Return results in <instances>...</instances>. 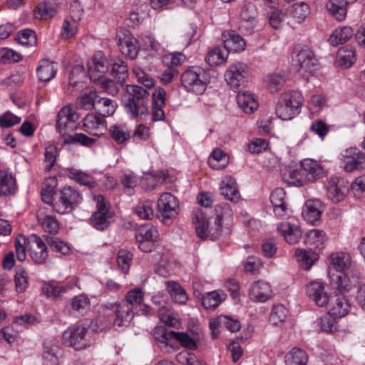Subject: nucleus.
Segmentation results:
<instances>
[{
	"label": "nucleus",
	"mask_w": 365,
	"mask_h": 365,
	"mask_svg": "<svg viewBox=\"0 0 365 365\" xmlns=\"http://www.w3.org/2000/svg\"><path fill=\"white\" fill-rule=\"evenodd\" d=\"M68 176L78 184L86 185L89 187H93L95 184V182L91 175L77 169H68Z\"/></svg>",
	"instance_id": "obj_49"
},
{
	"label": "nucleus",
	"mask_w": 365,
	"mask_h": 365,
	"mask_svg": "<svg viewBox=\"0 0 365 365\" xmlns=\"http://www.w3.org/2000/svg\"><path fill=\"white\" fill-rule=\"evenodd\" d=\"M277 230L289 244L298 242L302 235V232L298 226L289 222L281 223Z\"/></svg>",
	"instance_id": "obj_33"
},
{
	"label": "nucleus",
	"mask_w": 365,
	"mask_h": 365,
	"mask_svg": "<svg viewBox=\"0 0 365 365\" xmlns=\"http://www.w3.org/2000/svg\"><path fill=\"white\" fill-rule=\"evenodd\" d=\"M139 41L130 34H125L124 38L120 37L118 46L121 53L130 58L134 59L138 56Z\"/></svg>",
	"instance_id": "obj_31"
},
{
	"label": "nucleus",
	"mask_w": 365,
	"mask_h": 365,
	"mask_svg": "<svg viewBox=\"0 0 365 365\" xmlns=\"http://www.w3.org/2000/svg\"><path fill=\"white\" fill-rule=\"evenodd\" d=\"M117 106L116 102L108 98H100L95 103V109L103 117L112 115Z\"/></svg>",
	"instance_id": "obj_42"
},
{
	"label": "nucleus",
	"mask_w": 365,
	"mask_h": 365,
	"mask_svg": "<svg viewBox=\"0 0 365 365\" xmlns=\"http://www.w3.org/2000/svg\"><path fill=\"white\" fill-rule=\"evenodd\" d=\"M263 81L266 88L271 93H277L283 87L286 79L284 76L278 73H272L265 75Z\"/></svg>",
	"instance_id": "obj_35"
},
{
	"label": "nucleus",
	"mask_w": 365,
	"mask_h": 365,
	"mask_svg": "<svg viewBox=\"0 0 365 365\" xmlns=\"http://www.w3.org/2000/svg\"><path fill=\"white\" fill-rule=\"evenodd\" d=\"M286 194L282 188L275 189L271 194L270 202L273 206L276 215L283 217L287 213V204L285 202Z\"/></svg>",
	"instance_id": "obj_32"
},
{
	"label": "nucleus",
	"mask_w": 365,
	"mask_h": 365,
	"mask_svg": "<svg viewBox=\"0 0 365 365\" xmlns=\"http://www.w3.org/2000/svg\"><path fill=\"white\" fill-rule=\"evenodd\" d=\"M162 337L163 341L166 344H168L170 339H175L184 347L190 349H195L197 348L195 341L185 332L165 330L162 333Z\"/></svg>",
	"instance_id": "obj_29"
},
{
	"label": "nucleus",
	"mask_w": 365,
	"mask_h": 365,
	"mask_svg": "<svg viewBox=\"0 0 365 365\" xmlns=\"http://www.w3.org/2000/svg\"><path fill=\"white\" fill-rule=\"evenodd\" d=\"M224 48L230 52H240L245 49L246 43L243 38L234 31H226L222 34Z\"/></svg>",
	"instance_id": "obj_24"
},
{
	"label": "nucleus",
	"mask_w": 365,
	"mask_h": 365,
	"mask_svg": "<svg viewBox=\"0 0 365 365\" xmlns=\"http://www.w3.org/2000/svg\"><path fill=\"white\" fill-rule=\"evenodd\" d=\"M355 1L356 0H329L327 8L336 21H342L346 17L347 5Z\"/></svg>",
	"instance_id": "obj_27"
},
{
	"label": "nucleus",
	"mask_w": 365,
	"mask_h": 365,
	"mask_svg": "<svg viewBox=\"0 0 365 365\" xmlns=\"http://www.w3.org/2000/svg\"><path fill=\"white\" fill-rule=\"evenodd\" d=\"M96 141L95 139L91 138L83 133H76L75 135H69L68 136L64 137L63 140V144H73V143H80L82 145H91Z\"/></svg>",
	"instance_id": "obj_62"
},
{
	"label": "nucleus",
	"mask_w": 365,
	"mask_h": 365,
	"mask_svg": "<svg viewBox=\"0 0 365 365\" xmlns=\"http://www.w3.org/2000/svg\"><path fill=\"white\" fill-rule=\"evenodd\" d=\"M56 199L53 209L58 213L64 215L71 212L81 202V193L72 187H65L56 194Z\"/></svg>",
	"instance_id": "obj_7"
},
{
	"label": "nucleus",
	"mask_w": 365,
	"mask_h": 365,
	"mask_svg": "<svg viewBox=\"0 0 365 365\" xmlns=\"http://www.w3.org/2000/svg\"><path fill=\"white\" fill-rule=\"evenodd\" d=\"M79 114L71 106H66L61 108L56 117V130L64 137L76 130L78 127Z\"/></svg>",
	"instance_id": "obj_8"
},
{
	"label": "nucleus",
	"mask_w": 365,
	"mask_h": 365,
	"mask_svg": "<svg viewBox=\"0 0 365 365\" xmlns=\"http://www.w3.org/2000/svg\"><path fill=\"white\" fill-rule=\"evenodd\" d=\"M165 91L163 88H157L152 94L151 115L153 121L165 119V115L163 108L165 106Z\"/></svg>",
	"instance_id": "obj_19"
},
{
	"label": "nucleus",
	"mask_w": 365,
	"mask_h": 365,
	"mask_svg": "<svg viewBox=\"0 0 365 365\" xmlns=\"http://www.w3.org/2000/svg\"><path fill=\"white\" fill-rule=\"evenodd\" d=\"M339 182L338 177L331 176L327 179L325 184L329 198L335 203L344 200L346 197V192L348 190L346 187H339Z\"/></svg>",
	"instance_id": "obj_28"
},
{
	"label": "nucleus",
	"mask_w": 365,
	"mask_h": 365,
	"mask_svg": "<svg viewBox=\"0 0 365 365\" xmlns=\"http://www.w3.org/2000/svg\"><path fill=\"white\" fill-rule=\"evenodd\" d=\"M293 65L299 75L308 80L317 69V60L313 52L307 47L295 49Z\"/></svg>",
	"instance_id": "obj_5"
},
{
	"label": "nucleus",
	"mask_w": 365,
	"mask_h": 365,
	"mask_svg": "<svg viewBox=\"0 0 365 365\" xmlns=\"http://www.w3.org/2000/svg\"><path fill=\"white\" fill-rule=\"evenodd\" d=\"M56 14V8L47 3L38 4L34 10L35 17L38 19H48L53 17Z\"/></svg>",
	"instance_id": "obj_54"
},
{
	"label": "nucleus",
	"mask_w": 365,
	"mask_h": 365,
	"mask_svg": "<svg viewBox=\"0 0 365 365\" xmlns=\"http://www.w3.org/2000/svg\"><path fill=\"white\" fill-rule=\"evenodd\" d=\"M28 237L19 235L15 239L16 257L19 261L24 262L26 258V249L28 250Z\"/></svg>",
	"instance_id": "obj_57"
},
{
	"label": "nucleus",
	"mask_w": 365,
	"mask_h": 365,
	"mask_svg": "<svg viewBox=\"0 0 365 365\" xmlns=\"http://www.w3.org/2000/svg\"><path fill=\"white\" fill-rule=\"evenodd\" d=\"M16 187V180L11 174L0 170V196L12 193Z\"/></svg>",
	"instance_id": "obj_47"
},
{
	"label": "nucleus",
	"mask_w": 365,
	"mask_h": 365,
	"mask_svg": "<svg viewBox=\"0 0 365 365\" xmlns=\"http://www.w3.org/2000/svg\"><path fill=\"white\" fill-rule=\"evenodd\" d=\"M340 160L346 173L365 170V154L356 148H349L344 150Z\"/></svg>",
	"instance_id": "obj_9"
},
{
	"label": "nucleus",
	"mask_w": 365,
	"mask_h": 365,
	"mask_svg": "<svg viewBox=\"0 0 365 365\" xmlns=\"http://www.w3.org/2000/svg\"><path fill=\"white\" fill-rule=\"evenodd\" d=\"M115 316L113 324L118 327L127 326L134 317L133 307L129 304H109L104 305V314Z\"/></svg>",
	"instance_id": "obj_10"
},
{
	"label": "nucleus",
	"mask_w": 365,
	"mask_h": 365,
	"mask_svg": "<svg viewBox=\"0 0 365 365\" xmlns=\"http://www.w3.org/2000/svg\"><path fill=\"white\" fill-rule=\"evenodd\" d=\"M109 62L102 51H98L93 57L92 61L88 63V71L91 81L97 82L101 80L108 71Z\"/></svg>",
	"instance_id": "obj_15"
},
{
	"label": "nucleus",
	"mask_w": 365,
	"mask_h": 365,
	"mask_svg": "<svg viewBox=\"0 0 365 365\" xmlns=\"http://www.w3.org/2000/svg\"><path fill=\"white\" fill-rule=\"evenodd\" d=\"M322 213V205L319 200H308L302 210V217L310 224L314 225L320 219Z\"/></svg>",
	"instance_id": "obj_25"
},
{
	"label": "nucleus",
	"mask_w": 365,
	"mask_h": 365,
	"mask_svg": "<svg viewBox=\"0 0 365 365\" xmlns=\"http://www.w3.org/2000/svg\"><path fill=\"white\" fill-rule=\"evenodd\" d=\"M226 294L222 291H213L203 295L202 304L206 309H215L225 299Z\"/></svg>",
	"instance_id": "obj_36"
},
{
	"label": "nucleus",
	"mask_w": 365,
	"mask_h": 365,
	"mask_svg": "<svg viewBox=\"0 0 365 365\" xmlns=\"http://www.w3.org/2000/svg\"><path fill=\"white\" fill-rule=\"evenodd\" d=\"M356 60L355 50L351 46H345L339 49L337 61L341 66L349 68Z\"/></svg>",
	"instance_id": "obj_43"
},
{
	"label": "nucleus",
	"mask_w": 365,
	"mask_h": 365,
	"mask_svg": "<svg viewBox=\"0 0 365 365\" xmlns=\"http://www.w3.org/2000/svg\"><path fill=\"white\" fill-rule=\"evenodd\" d=\"M329 274L333 289L340 292L350 289L349 275L354 273L350 256L346 253H336L330 256Z\"/></svg>",
	"instance_id": "obj_3"
},
{
	"label": "nucleus",
	"mask_w": 365,
	"mask_h": 365,
	"mask_svg": "<svg viewBox=\"0 0 365 365\" xmlns=\"http://www.w3.org/2000/svg\"><path fill=\"white\" fill-rule=\"evenodd\" d=\"M96 202V211L93 214L91 222L94 227L99 230H103L109 225L108 220L112 215L109 212L108 206L103 195L95 197Z\"/></svg>",
	"instance_id": "obj_13"
},
{
	"label": "nucleus",
	"mask_w": 365,
	"mask_h": 365,
	"mask_svg": "<svg viewBox=\"0 0 365 365\" xmlns=\"http://www.w3.org/2000/svg\"><path fill=\"white\" fill-rule=\"evenodd\" d=\"M166 288L175 302L183 304L187 301L188 297L185 291L178 283L173 281H168L166 282Z\"/></svg>",
	"instance_id": "obj_44"
},
{
	"label": "nucleus",
	"mask_w": 365,
	"mask_h": 365,
	"mask_svg": "<svg viewBox=\"0 0 365 365\" xmlns=\"http://www.w3.org/2000/svg\"><path fill=\"white\" fill-rule=\"evenodd\" d=\"M300 164L306 179L310 182H314L327 175V171L314 160L304 159L301 161Z\"/></svg>",
	"instance_id": "obj_23"
},
{
	"label": "nucleus",
	"mask_w": 365,
	"mask_h": 365,
	"mask_svg": "<svg viewBox=\"0 0 365 365\" xmlns=\"http://www.w3.org/2000/svg\"><path fill=\"white\" fill-rule=\"evenodd\" d=\"M28 251L34 263L44 264L48 257V250L45 241L36 234L28 236Z\"/></svg>",
	"instance_id": "obj_11"
},
{
	"label": "nucleus",
	"mask_w": 365,
	"mask_h": 365,
	"mask_svg": "<svg viewBox=\"0 0 365 365\" xmlns=\"http://www.w3.org/2000/svg\"><path fill=\"white\" fill-rule=\"evenodd\" d=\"M309 14V7L305 2H297L292 5L290 15L298 22L304 21Z\"/></svg>",
	"instance_id": "obj_51"
},
{
	"label": "nucleus",
	"mask_w": 365,
	"mask_h": 365,
	"mask_svg": "<svg viewBox=\"0 0 365 365\" xmlns=\"http://www.w3.org/2000/svg\"><path fill=\"white\" fill-rule=\"evenodd\" d=\"M215 211L217 213L215 222L217 223V231L216 235H218L224 220L230 218L232 215V211L227 204L217 205L215 207Z\"/></svg>",
	"instance_id": "obj_56"
},
{
	"label": "nucleus",
	"mask_w": 365,
	"mask_h": 365,
	"mask_svg": "<svg viewBox=\"0 0 365 365\" xmlns=\"http://www.w3.org/2000/svg\"><path fill=\"white\" fill-rule=\"evenodd\" d=\"M83 128L91 135L101 136L106 130L105 117L93 113H88L83 120Z\"/></svg>",
	"instance_id": "obj_16"
},
{
	"label": "nucleus",
	"mask_w": 365,
	"mask_h": 365,
	"mask_svg": "<svg viewBox=\"0 0 365 365\" xmlns=\"http://www.w3.org/2000/svg\"><path fill=\"white\" fill-rule=\"evenodd\" d=\"M58 347L57 346H48L44 344V351L43 354V359L45 365H58V358L57 356V351Z\"/></svg>",
	"instance_id": "obj_61"
},
{
	"label": "nucleus",
	"mask_w": 365,
	"mask_h": 365,
	"mask_svg": "<svg viewBox=\"0 0 365 365\" xmlns=\"http://www.w3.org/2000/svg\"><path fill=\"white\" fill-rule=\"evenodd\" d=\"M71 306L75 314L83 316L90 309V299L86 295L79 294L71 299Z\"/></svg>",
	"instance_id": "obj_39"
},
{
	"label": "nucleus",
	"mask_w": 365,
	"mask_h": 365,
	"mask_svg": "<svg viewBox=\"0 0 365 365\" xmlns=\"http://www.w3.org/2000/svg\"><path fill=\"white\" fill-rule=\"evenodd\" d=\"M288 314V311L282 304L274 305L269 315V321L274 325L285 321Z\"/></svg>",
	"instance_id": "obj_55"
},
{
	"label": "nucleus",
	"mask_w": 365,
	"mask_h": 365,
	"mask_svg": "<svg viewBox=\"0 0 365 365\" xmlns=\"http://www.w3.org/2000/svg\"><path fill=\"white\" fill-rule=\"evenodd\" d=\"M110 132L113 139L118 143H123L129 139L130 133L129 130L124 125H113Z\"/></svg>",
	"instance_id": "obj_58"
},
{
	"label": "nucleus",
	"mask_w": 365,
	"mask_h": 365,
	"mask_svg": "<svg viewBox=\"0 0 365 365\" xmlns=\"http://www.w3.org/2000/svg\"><path fill=\"white\" fill-rule=\"evenodd\" d=\"M295 257L301 267L306 270L309 269L319 258L316 252L305 250H297Z\"/></svg>",
	"instance_id": "obj_41"
},
{
	"label": "nucleus",
	"mask_w": 365,
	"mask_h": 365,
	"mask_svg": "<svg viewBox=\"0 0 365 365\" xmlns=\"http://www.w3.org/2000/svg\"><path fill=\"white\" fill-rule=\"evenodd\" d=\"M303 103L302 96L297 91L282 93L276 106V115L283 120H289L299 113Z\"/></svg>",
	"instance_id": "obj_4"
},
{
	"label": "nucleus",
	"mask_w": 365,
	"mask_h": 365,
	"mask_svg": "<svg viewBox=\"0 0 365 365\" xmlns=\"http://www.w3.org/2000/svg\"><path fill=\"white\" fill-rule=\"evenodd\" d=\"M48 245L51 249L56 252H59L62 255H68L71 252V248L68 244L58 237H46Z\"/></svg>",
	"instance_id": "obj_53"
},
{
	"label": "nucleus",
	"mask_w": 365,
	"mask_h": 365,
	"mask_svg": "<svg viewBox=\"0 0 365 365\" xmlns=\"http://www.w3.org/2000/svg\"><path fill=\"white\" fill-rule=\"evenodd\" d=\"M272 291L270 284L263 280L253 282L250 288V298L255 302H264L272 297Z\"/></svg>",
	"instance_id": "obj_22"
},
{
	"label": "nucleus",
	"mask_w": 365,
	"mask_h": 365,
	"mask_svg": "<svg viewBox=\"0 0 365 365\" xmlns=\"http://www.w3.org/2000/svg\"><path fill=\"white\" fill-rule=\"evenodd\" d=\"M121 101L130 118L145 120L149 115V93L143 88L135 85L127 86Z\"/></svg>",
	"instance_id": "obj_2"
},
{
	"label": "nucleus",
	"mask_w": 365,
	"mask_h": 365,
	"mask_svg": "<svg viewBox=\"0 0 365 365\" xmlns=\"http://www.w3.org/2000/svg\"><path fill=\"white\" fill-rule=\"evenodd\" d=\"M192 222L195 227V230L197 236L201 239H206L211 235V238L216 237L217 235V227L215 232L211 233L212 228H209V223L207 219L201 210L197 209L193 212Z\"/></svg>",
	"instance_id": "obj_21"
},
{
	"label": "nucleus",
	"mask_w": 365,
	"mask_h": 365,
	"mask_svg": "<svg viewBox=\"0 0 365 365\" xmlns=\"http://www.w3.org/2000/svg\"><path fill=\"white\" fill-rule=\"evenodd\" d=\"M139 45L143 49L152 51L157 54H161L164 52L165 48L160 43H159L153 36L143 35L139 40Z\"/></svg>",
	"instance_id": "obj_48"
},
{
	"label": "nucleus",
	"mask_w": 365,
	"mask_h": 365,
	"mask_svg": "<svg viewBox=\"0 0 365 365\" xmlns=\"http://www.w3.org/2000/svg\"><path fill=\"white\" fill-rule=\"evenodd\" d=\"M16 40L24 46H35L37 43L36 33L31 29H24L19 32Z\"/></svg>",
	"instance_id": "obj_59"
},
{
	"label": "nucleus",
	"mask_w": 365,
	"mask_h": 365,
	"mask_svg": "<svg viewBox=\"0 0 365 365\" xmlns=\"http://www.w3.org/2000/svg\"><path fill=\"white\" fill-rule=\"evenodd\" d=\"M327 241L326 234L320 230H312L307 234L306 243L317 249H322Z\"/></svg>",
	"instance_id": "obj_46"
},
{
	"label": "nucleus",
	"mask_w": 365,
	"mask_h": 365,
	"mask_svg": "<svg viewBox=\"0 0 365 365\" xmlns=\"http://www.w3.org/2000/svg\"><path fill=\"white\" fill-rule=\"evenodd\" d=\"M336 290L339 293L329 297L322 283L312 282L307 288V294L319 307L328 305L329 314L336 317H343L347 314L350 304L342 294L344 291Z\"/></svg>",
	"instance_id": "obj_1"
},
{
	"label": "nucleus",
	"mask_w": 365,
	"mask_h": 365,
	"mask_svg": "<svg viewBox=\"0 0 365 365\" xmlns=\"http://www.w3.org/2000/svg\"><path fill=\"white\" fill-rule=\"evenodd\" d=\"M111 73L118 83H123L128 78V67L122 60H118L112 65Z\"/></svg>",
	"instance_id": "obj_52"
},
{
	"label": "nucleus",
	"mask_w": 365,
	"mask_h": 365,
	"mask_svg": "<svg viewBox=\"0 0 365 365\" xmlns=\"http://www.w3.org/2000/svg\"><path fill=\"white\" fill-rule=\"evenodd\" d=\"M228 163V155L220 149H215L208 159L210 166L215 170L225 168Z\"/></svg>",
	"instance_id": "obj_38"
},
{
	"label": "nucleus",
	"mask_w": 365,
	"mask_h": 365,
	"mask_svg": "<svg viewBox=\"0 0 365 365\" xmlns=\"http://www.w3.org/2000/svg\"><path fill=\"white\" fill-rule=\"evenodd\" d=\"M133 259V255L127 250H120L117 256V262L120 269L127 274Z\"/></svg>",
	"instance_id": "obj_64"
},
{
	"label": "nucleus",
	"mask_w": 365,
	"mask_h": 365,
	"mask_svg": "<svg viewBox=\"0 0 365 365\" xmlns=\"http://www.w3.org/2000/svg\"><path fill=\"white\" fill-rule=\"evenodd\" d=\"M236 98L238 106L245 113H252L258 108L257 101L251 91H239Z\"/></svg>",
	"instance_id": "obj_30"
},
{
	"label": "nucleus",
	"mask_w": 365,
	"mask_h": 365,
	"mask_svg": "<svg viewBox=\"0 0 365 365\" xmlns=\"http://www.w3.org/2000/svg\"><path fill=\"white\" fill-rule=\"evenodd\" d=\"M353 35L354 31L351 27L344 26L333 31L329 36V42L331 45L336 46L347 41Z\"/></svg>",
	"instance_id": "obj_37"
},
{
	"label": "nucleus",
	"mask_w": 365,
	"mask_h": 365,
	"mask_svg": "<svg viewBox=\"0 0 365 365\" xmlns=\"http://www.w3.org/2000/svg\"><path fill=\"white\" fill-rule=\"evenodd\" d=\"M181 83L187 92L200 95L207 88V76L201 68L191 67L182 73Z\"/></svg>",
	"instance_id": "obj_6"
},
{
	"label": "nucleus",
	"mask_w": 365,
	"mask_h": 365,
	"mask_svg": "<svg viewBox=\"0 0 365 365\" xmlns=\"http://www.w3.org/2000/svg\"><path fill=\"white\" fill-rule=\"evenodd\" d=\"M307 353L299 348H293L285 356L286 365H307Z\"/></svg>",
	"instance_id": "obj_45"
},
{
	"label": "nucleus",
	"mask_w": 365,
	"mask_h": 365,
	"mask_svg": "<svg viewBox=\"0 0 365 365\" xmlns=\"http://www.w3.org/2000/svg\"><path fill=\"white\" fill-rule=\"evenodd\" d=\"M87 329L82 325L76 324L69 327L63 334V342L69 346L81 349L84 344H81L83 340Z\"/></svg>",
	"instance_id": "obj_18"
},
{
	"label": "nucleus",
	"mask_w": 365,
	"mask_h": 365,
	"mask_svg": "<svg viewBox=\"0 0 365 365\" xmlns=\"http://www.w3.org/2000/svg\"><path fill=\"white\" fill-rule=\"evenodd\" d=\"M159 237L157 228L150 225L140 227L135 234V239L139 243V248L143 252H150L153 245H146V242H154Z\"/></svg>",
	"instance_id": "obj_17"
},
{
	"label": "nucleus",
	"mask_w": 365,
	"mask_h": 365,
	"mask_svg": "<svg viewBox=\"0 0 365 365\" xmlns=\"http://www.w3.org/2000/svg\"><path fill=\"white\" fill-rule=\"evenodd\" d=\"M227 57L228 52L224 47H215L207 53L206 61L211 66H216L225 63Z\"/></svg>",
	"instance_id": "obj_40"
},
{
	"label": "nucleus",
	"mask_w": 365,
	"mask_h": 365,
	"mask_svg": "<svg viewBox=\"0 0 365 365\" xmlns=\"http://www.w3.org/2000/svg\"><path fill=\"white\" fill-rule=\"evenodd\" d=\"M28 279V273L24 269L19 268L16 270L14 282L16 289L18 292L22 293L27 289L29 285Z\"/></svg>",
	"instance_id": "obj_60"
},
{
	"label": "nucleus",
	"mask_w": 365,
	"mask_h": 365,
	"mask_svg": "<svg viewBox=\"0 0 365 365\" xmlns=\"http://www.w3.org/2000/svg\"><path fill=\"white\" fill-rule=\"evenodd\" d=\"M79 19L80 17L75 19L73 16H68L63 20L61 33L63 38H70L76 34Z\"/></svg>",
	"instance_id": "obj_50"
},
{
	"label": "nucleus",
	"mask_w": 365,
	"mask_h": 365,
	"mask_svg": "<svg viewBox=\"0 0 365 365\" xmlns=\"http://www.w3.org/2000/svg\"><path fill=\"white\" fill-rule=\"evenodd\" d=\"M21 56L15 51L9 48H0V63L8 64L19 62L21 60Z\"/></svg>",
	"instance_id": "obj_63"
},
{
	"label": "nucleus",
	"mask_w": 365,
	"mask_h": 365,
	"mask_svg": "<svg viewBox=\"0 0 365 365\" xmlns=\"http://www.w3.org/2000/svg\"><path fill=\"white\" fill-rule=\"evenodd\" d=\"M220 193L227 200L237 203L240 199V193L235 180L231 176H225L220 184Z\"/></svg>",
	"instance_id": "obj_26"
},
{
	"label": "nucleus",
	"mask_w": 365,
	"mask_h": 365,
	"mask_svg": "<svg viewBox=\"0 0 365 365\" xmlns=\"http://www.w3.org/2000/svg\"><path fill=\"white\" fill-rule=\"evenodd\" d=\"M36 72L40 81L48 82L56 76L57 68L53 62L43 59L40 61Z\"/></svg>",
	"instance_id": "obj_34"
},
{
	"label": "nucleus",
	"mask_w": 365,
	"mask_h": 365,
	"mask_svg": "<svg viewBox=\"0 0 365 365\" xmlns=\"http://www.w3.org/2000/svg\"><path fill=\"white\" fill-rule=\"evenodd\" d=\"M179 203L178 199L170 193L165 192L158 200L157 209L159 217L163 221L175 218L178 215Z\"/></svg>",
	"instance_id": "obj_12"
},
{
	"label": "nucleus",
	"mask_w": 365,
	"mask_h": 365,
	"mask_svg": "<svg viewBox=\"0 0 365 365\" xmlns=\"http://www.w3.org/2000/svg\"><path fill=\"white\" fill-rule=\"evenodd\" d=\"M257 10L256 6L252 3H247L244 5L241 12L240 29L247 33H251L257 25Z\"/></svg>",
	"instance_id": "obj_20"
},
{
	"label": "nucleus",
	"mask_w": 365,
	"mask_h": 365,
	"mask_svg": "<svg viewBox=\"0 0 365 365\" xmlns=\"http://www.w3.org/2000/svg\"><path fill=\"white\" fill-rule=\"evenodd\" d=\"M248 77V68L242 62L235 63L229 66L225 73V80L233 88L244 85Z\"/></svg>",
	"instance_id": "obj_14"
}]
</instances>
